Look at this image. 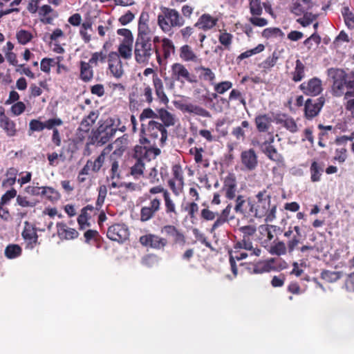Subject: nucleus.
Masks as SVG:
<instances>
[{
  "instance_id": "obj_1",
  "label": "nucleus",
  "mask_w": 354,
  "mask_h": 354,
  "mask_svg": "<svg viewBox=\"0 0 354 354\" xmlns=\"http://www.w3.org/2000/svg\"><path fill=\"white\" fill-rule=\"evenodd\" d=\"M175 116L171 112L162 111L160 120H149L147 123H142L139 142L141 145H156V141L160 147H163L168 140L167 128L175 124Z\"/></svg>"
},
{
  "instance_id": "obj_2",
  "label": "nucleus",
  "mask_w": 354,
  "mask_h": 354,
  "mask_svg": "<svg viewBox=\"0 0 354 354\" xmlns=\"http://www.w3.org/2000/svg\"><path fill=\"white\" fill-rule=\"evenodd\" d=\"M327 75L332 80V94L335 97L344 96L348 100L345 104L347 111L354 113V70L347 73L343 68H330Z\"/></svg>"
},
{
  "instance_id": "obj_3",
  "label": "nucleus",
  "mask_w": 354,
  "mask_h": 354,
  "mask_svg": "<svg viewBox=\"0 0 354 354\" xmlns=\"http://www.w3.org/2000/svg\"><path fill=\"white\" fill-rule=\"evenodd\" d=\"M154 53L157 62L160 63V48L152 46L144 35H137L133 49L136 62L139 64H147Z\"/></svg>"
},
{
  "instance_id": "obj_4",
  "label": "nucleus",
  "mask_w": 354,
  "mask_h": 354,
  "mask_svg": "<svg viewBox=\"0 0 354 354\" xmlns=\"http://www.w3.org/2000/svg\"><path fill=\"white\" fill-rule=\"evenodd\" d=\"M257 203L254 202V217H265L266 222L272 221L276 218L277 205H271V195L268 190L263 189L256 194Z\"/></svg>"
},
{
  "instance_id": "obj_5",
  "label": "nucleus",
  "mask_w": 354,
  "mask_h": 354,
  "mask_svg": "<svg viewBox=\"0 0 354 354\" xmlns=\"http://www.w3.org/2000/svg\"><path fill=\"white\" fill-rule=\"evenodd\" d=\"M157 22L163 32L170 35L173 32L174 28L183 27L185 21L176 9L162 7Z\"/></svg>"
},
{
  "instance_id": "obj_6",
  "label": "nucleus",
  "mask_w": 354,
  "mask_h": 354,
  "mask_svg": "<svg viewBox=\"0 0 354 354\" xmlns=\"http://www.w3.org/2000/svg\"><path fill=\"white\" fill-rule=\"evenodd\" d=\"M98 127L92 130L90 136V144L102 146L107 143L115 134L117 128L111 120L100 121Z\"/></svg>"
},
{
  "instance_id": "obj_7",
  "label": "nucleus",
  "mask_w": 354,
  "mask_h": 354,
  "mask_svg": "<svg viewBox=\"0 0 354 354\" xmlns=\"http://www.w3.org/2000/svg\"><path fill=\"white\" fill-rule=\"evenodd\" d=\"M170 79L182 84L185 82L196 84L198 80L195 75L191 73L187 67L182 63L176 62L170 67Z\"/></svg>"
},
{
  "instance_id": "obj_8",
  "label": "nucleus",
  "mask_w": 354,
  "mask_h": 354,
  "mask_svg": "<svg viewBox=\"0 0 354 354\" xmlns=\"http://www.w3.org/2000/svg\"><path fill=\"white\" fill-rule=\"evenodd\" d=\"M258 239L263 247L268 246L273 240L274 236L281 234L283 230L281 227L275 225L263 224L258 227Z\"/></svg>"
},
{
  "instance_id": "obj_9",
  "label": "nucleus",
  "mask_w": 354,
  "mask_h": 354,
  "mask_svg": "<svg viewBox=\"0 0 354 354\" xmlns=\"http://www.w3.org/2000/svg\"><path fill=\"white\" fill-rule=\"evenodd\" d=\"M149 203L141 207L140 212V220L142 222H147L153 218L161 209V201L158 197H152L151 195L145 194Z\"/></svg>"
},
{
  "instance_id": "obj_10",
  "label": "nucleus",
  "mask_w": 354,
  "mask_h": 354,
  "mask_svg": "<svg viewBox=\"0 0 354 354\" xmlns=\"http://www.w3.org/2000/svg\"><path fill=\"white\" fill-rule=\"evenodd\" d=\"M326 102L322 95L316 99L308 98L304 103V115L306 120H311L317 116Z\"/></svg>"
},
{
  "instance_id": "obj_11",
  "label": "nucleus",
  "mask_w": 354,
  "mask_h": 354,
  "mask_svg": "<svg viewBox=\"0 0 354 354\" xmlns=\"http://www.w3.org/2000/svg\"><path fill=\"white\" fill-rule=\"evenodd\" d=\"M151 74H153L152 82L157 98L161 104L167 105L169 100L165 92L162 80L158 77V74L151 68H147L143 71V75L145 76H148Z\"/></svg>"
},
{
  "instance_id": "obj_12",
  "label": "nucleus",
  "mask_w": 354,
  "mask_h": 354,
  "mask_svg": "<svg viewBox=\"0 0 354 354\" xmlns=\"http://www.w3.org/2000/svg\"><path fill=\"white\" fill-rule=\"evenodd\" d=\"M299 89L305 95L316 97L322 93L324 88L322 81L319 78L314 77L302 82L299 86Z\"/></svg>"
},
{
  "instance_id": "obj_13",
  "label": "nucleus",
  "mask_w": 354,
  "mask_h": 354,
  "mask_svg": "<svg viewBox=\"0 0 354 354\" xmlns=\"http://www.w3.org/2000/svg\"><path fill=\"white\" fill-rule=\"evenodd\" d=\"M274 141V136L272 133H270L268 140L261 143V149L270 160L276 162L277 164H283L284 158L283 156L278 152L277 148L272 145Z\"/></svg>"
},
{
  "instance_id": "obj_14",
  "label": "nucleus",
  "mask_w": 354,
  "mask_h": 354,
  "mask_svg": "<svg viewBox=\"0 0 354 354\" xmlns=\"http://www.w3.org/2000/svg\"><path fill=\"white\" fill-rule=\"evenodd\" d=\"M106 236L111 241L123 243L129 239V228L124 224L115 223L109 226Z\"/></svg>"
},
{
  "instance_id": "obj_15",
  "label": "nucleus",
  "mask_w": 354,
  "mask_h": 354,
  "mask_svg": "<svg viewBox=\"0 0 354 354\" xmlns=\"http://www.w3.org/2000/svg\"><path fill=\"white\" fill-rule=\"evenodd\" d=\"M235 202L236 213L247 217L254 216V201L251 198H245L244 196L239 195Z\"/></svg>"
},
{
  "instance_id": "obj_16",
  "label": "nucleus",
  "mask_w": 354,
  "mask_h": 354,
  "mask_svg": "<svg viewBox=\"0 0 354 354\" xmlns=\"http://www.w3.org/2000/svg\"><path fill=\"white\" fill-rule=\"evenodd\" d=\"M160 153V149L156 147H147L145 146L136 145L134 147L133 156L143 162L144 161L149 162L155 159Z\"/></svg>"
},
{
  "instance_id": "obj_17",
  "label": "nucleus",
  "mask_w": 354,
  "mask_h": 354,
  "mask_svg": "<svg viewBox=\"0 0 354 354\" xmlns=\"http://www.w3.org/2000/svg\"><path fill=\"white\" fill-rule=\"evenodd\" d=\"M139 242L145 247H149L156 250H163L168 243L166 239L151 233L141 236Z\"/></svg>"
},
{
  "instance_id": "obj_18",
  "label": "nucleus",
  "mask_w": 354,
  "mask_h": 354,
  "mask_svg": "<svg viewBox=\"0 0 354 354\" xmlns=\"http://www.w3.org/2000/svg\"><path fill=\"white\" fill-rule=\"evenodd\" d=\"M283 236L288 239L289 253L298 249L303 238L301 229L299 225L289 226L288 230L284 232Z\"/></svg>"
},
{
  "instance_id": "obj_19",
  "label": "nucleus",
  "mask_w": 354,
  "mask_h": 354,
  "mask_svg": "<svg viewBox=\"0 0 354 354\" xmlns=\"http://www.w3.org/2000/svg\"><path fill=\"white\" fill-rule=\"evenodd\" d=\"M5 108L0 106V128L3 130L8 137H14L18 130L15 121L6 115Z\"/></svg>"
},
{
  "instance_id": "obj_20",
  "label": "nucleus",
  "mask_w": 354,
  "mask_h": 354,
  "mask_svg": "<svg viewBox=\"0 0 354 354\" xmlns=\"http://www.w3.org/2000/svg\"><path fill=\"white\" fill-rule=\"evenodd\" d=\"M237 189L236 178L233 173H229L223 180V185L221 191L224 192L225 196L228 200H233L236 197Z\"/></svg>"
},
{
  "instance_id": "obj_21",
  "label": "nucleus",
  "mask_w": 354,
  "mask_h": 354,
  "mask_svg": "<svg viewBox=\"0 0 354 354\" xmlns=\"http://www.w3.org/2000/svg\"><path fill=\"white\" fill-rule=\"evenodd\" d=\"M241 161L248 171L254 170L258 165V157L254 149L244 150L241 153Z\"/></svg>"
},
{
  "instance_id": "obj_22",
  "label": "nucleus",
  "mask_w": 354,
  "mask_h": 354,
  "mask_svg": "<svg viewBox=\"0 0 354 354\" xmlns=\"http://www.w3.org/2000/svg\"><path fill=\"white\" fill-rule=\"evenodd\" d=\"M109 69L111 73L116 78L123 75L122 64L120 55L115 52H111L108 56Z\"/></svg>"
},
{
  "instance_id": "obj_23",
  "label": "nucleus",
  "mask_w": 354,
  "mask_h": 354,
  "mask_svg": "<svg viewBox=\"0 0 354 354\" xmlns=\"http://www.w3.org/2000/svg\"><path fill=\"white\" fill-rule=\"evenodd\" d=\"M274 120L277 124L282 125L292 133H295L298 131V127L294 118L286 113H277L274 115Z\"/></svg>"
},
{
  "instance_id": "obj_24",
  "label": "nucleus",
  "mask_w": 354,
  "mask_h": 354,
  "mask_svg": "<svg viewBox=\"0 0 354 354\" xmlns=\"http://www.w3.org/2000/svg\"><path fill=\"white\" fill-rule=\"evenodd\" d=\"M175 46L174 42L169 38H163L161 40V48H160V63H158L160 66L166 64L167 60L171 55L175 53Z\"/></svg>"
},
{
  "instance_id": "obj_25",
  "label": "nucleus",
  "mask_w": 354,
  "mask_h": 354,
  "mask_svg": "<svg viewBox=\"0 0 354 354\" xmlns=\"http://www.w3.org/2000/svg\"><path fill=\"white\" fill-rule=\"evenodd\" d=\"M161 232L167 236L171 237L174 244L184 245L186 242L184 234L174 225H167L163 226Z\"/></svg>"
},
{
  "instance_id": "obj_26",
  "label": "nucleus",
  "mask_w": 354,
  "mask_h": 354,
  "mask_svg": "<svg viewBox=\"0 0 354 354\" xmlns=\"http://www.w3.org/2000/svg\"><path fill=\"white\" fill-rule=\"evenodd\" d=\"M218 18L214 17L208 13H205L199 17L194 27L203 31H208L214 28L216 26Z\"/></svg>"
},
{
  "instance_id": "obj_27",
  "label": "nucleus",
  "mask_w": 354,
  "mask_h": 354,
  "mask_svg": "<svg viewBox=\"0 0 354 354\" xmlns=\"http://www.w3.org/2000/svg\"><path fill=\"white\" fill-rule=\"evenodd\" d=\"M178 109L183 113H193L204 118H209L211 116L210 113L205 109L189 102L180 103Z\"/></svg>"
},
{
  "instance_id": "obj_28",
  "label": "nucleus",
  "mask_w": 354,
  "mask_h": 354,
  "mask_svg": "<svg viewBox=\"0 0 354 354\" xmlns=\"http://www.w3.org/2000/svg\"><path fill=\"white\" fill-rule=\"evenodd\" d=\"M232 209V205L228 204L225 208H224L221 213H218V216L214 223L212 224L209 232L214 233L217 229L223 225L225 223H227L233 217H230V212Z\"/></svg>"
},
{
  "instance_id": "obj_29",
  "label": "nucleus",
  "mask_w": 354,
  "mask_h": 354,
  "mask_svg": "<svg viewBox=\"0 0 354 354\" xmlns=\"http://www.w3.org/2000/svg\"><path fill=\"white\" fill-rule=\"evenodd\" d=\"M40 21L44 24H52L55 18L57 17V14L49 5L42 6L39 11Z\"/></svg>"
},
{
  "instance_id": "obj_30",
  "label": "nucleus",
  "mask_w": 354,
  "mask_h": 354,
  "mask_svg": "<svg viewBox=\"0 0 354 354\" xmlns=\"http://www.w3.org/2000/svg\"><path fill=\"white\" fill-rule=\"evenodd\" d=\"M163 200L165 214L171 218H176L179 214L176 205L169 192H165Z\"/></svg>"
},
{
  "instance_id": "obj_31",
  "label": "nucleus",
  "mask_w": 354,
  "mask_h": 354,
  "mask_svg": "<svg viewBox=\"0 0 354 354\" xmlns=\"http://www.w3.org/2000/svg\"><path fill=\"white\" fill-rule=\"evenodd\" d=\"M112 147H115L113 152L110 155L111 158H120L122 159V156L124 152L127 149L128 140L127 138L123 136L117 138L113 143H111Z\"/></svg>"
},
{
  "instance_id": "obj_32",
  "label": "nucleus",
  "mask_w": 354,
  "mask_h": 354,
  "mask_svg": "<svg viewBox=\"0 0 354 354\" xmlns=\"http://www.w3.org/2000/svg\"><path fill=\"white\" fill-rule=\"evenodd\" d=\"M272 118L268 114H259L254 118L257 130L260 133H266L271 127Z\"/></svg>"
},
{
  "instance_id": "obj_33",
  "label": "nucleus",
  "mask_w": 354,
  "mask_h": 354,
  "mask_svg": "<svg viewBox=\"0 0 354 354\" xmlns=\"http://www.w3.org/2000/svg\"><path fill=\"white\" fill-rule=\"evenodd\" d=\"M324 163L316 160H312L310 166V181L317 183L321 180L324 173Z\"/></svg>"
},
{
  "instance_id": "obj_34",
  "label": "nucleus",
  "mask_w": 354,
  "mask_h": 354,
  "mask_svg": "<svg viewBox=\"0 0 354 354\" xmlns=\"http://www.w3.org/2000/svg\"><path fill=\"white\" fill-rule=\"evenodd\" d=\"M274 262L275 260L274 258H270L265 261H259L254 263V270H253V273L262 274L275 270V267L274 266Z\"/></svg>"
},
{
  "instance_id": "obj_35",
  "label": "nucleus",
  "mask_w": 354,
  "mask_h": 354,
  "mask_svg": "<svg viewBox=\"0 0 354 354\" xmlns=\"http://www.w3.org/2000/svg\"><path fill=\"white\" fill-rule=\"evenodd\" d=\"M57 228L58 235L66 239H72L78 235V232L75 229L68 227L64 223H57Z\"/></svg>"
},
{
  "instance_id": "obj_36",
  "label": "nucleus",
  "mask_w": 354,
  "mask_h": 354,
  "mask_svg": "<svg viewBox=\"0 0 354 354\" xmlns=\"http://www.w3.org/2000/svg\"><path fill=\"white\" fill-rule=\"evenodd\" d=\"M163 111L165 112H169L164 108H160L154 111L151 108L144 109L142 113L140 114L139 120L143 123L145 120L149 119L150 120H160V113Z\"/></svg>"
},
{
  "instance_id": "obj_37",
  "label": "nucleus",
  "mask_w": 354,
  "mask_h": 354,
  "mask_svg": "<svg viewBox=\"0 0 354 354\" xmlns=\"http://www.w3.org/2000/svg\"><path fill=\"white\" fill-rule=\"evenodd\" d=\"M179 56L184 62H196L198 57L192 47L187 44L182 46L179 49Z\"/></svg>"
},
{
  "instance_id": "obj_38",
  "label": "nucleus",
  "mask_w": 354,
  "mask_h": 354,
  "mask_svg": "<svg viewBox=\"0 0 354 354\" xmlns=\"http://www.w3.org/2000/svg\"><path fill=\"white\" fill-rule=\"evenodd\" d=\"M197 73H199L198 77L201 80L205 82H209L211 84H214L216 78L214 73L207 67L200 66L195 68Z\"/></svg>"
},
{
  "instance_id": "obj_39",
  "label": "nucleus",
  "mask_w": 354,
  "mask_h": 354,
  "mask_svg": "<svg viewBox=\"0 0 354 354\" xmlns=\"http://www.w3.org/2000/svg\"><path fill=\"white\" fill-rule=\"evenodd\" d=\"M287 252H289L288 241L285 243L283 241L276 240L274 241L273 245L270 246L269 250V252L271 254L277 256L284 255Z\"/></svg>"
},
{
  "instance_id": "obj_40",
  "label": "nucleus",
  "mask_w": 354,
  "mask_h": 354,
  "mask_svg": "<svg viewBox=\"0 0 354 354\" xmlns=\"http://www.w3.org/2000/svg\"><path fill=\"white\" fill-rule=\"evenodd\" d=\"M306 66L300 59L295 62V67L291 73L292 80L295 82L301 81L305 77Z\"/></svg>"
},
{
  "instance_id": "obj_41",
  "label": "nucleus",
  "mask_w": 354,
  "mask_h": 354,
  "mask_svg": "<svg viewBox=\"0 0 354 354\" xmlns=\"http://www.w3.org/2000/svg\"><path fill=\"white\" fill-rule=\"evenodd\" d=\"M149 13L145 11L142 12L139 17L137 35H144L145 32L151 30L149 27Z\"/></svg>"
},
{
  "instance_id": "obj_42",
  "label": "nucleus",
  "mask_w": 354,
  "mask_h": 354,
  "mask_svg": "<svg viewBox=\"0 0 354 354\" xmlns=\"http://www.w3.org/2000/svg\"><path fill=\"white\" fill-rule=\"evenodd\" d=\"M113 149L112 145H108L101 152V153L98 156V157L94 160L92 169L94 171H98L100 168L102 167L105 157L107 156Z\"/></svg>"
},
{
  "instance_id": "obj_43",
  "label": "nucleus",
  "mask_w": 354,
  "mask_h": 354,
  "mask_svg": "<svg viewBox=\"0 0 354 354\" xmlns=\"http://www.w3.org/2000/svg\"><path fill=\"white\" fill-rule=\"evenodd\" d=\"M204 149L202 147H192L189 149V153L194 156V160L197 164H202L204 167H208L209 165L208 160H203V153Z\"/></svg>"
},
{
  "instance_id": "obj_44",
  "label": "nucleus",
  "mask_w": 354,
  "mask_h": 354,
  "mask_svg": "<svg viewBox=\"0 0 354 354\" xmlns=\"http://www.w3.org/2000/svg\"><path fill=\"white\" fill-rule=\"evenodd\" d=\"M26 226L22 232V236L25 240L30 241V244L35 245L37 242L38 235L37 234L35 228L28 225V222H26Z\"/></svg>"
},
{
  "instance_id": "obj_45",
  "label": "nucleus",
  "mask_w": 354,
  "mask_h": 354,
  "mask_svg": "<svg viewBox=\"0 0 354 354\" xmlns=\"http://www.w3.org/2000/svg\"><path fill=\"white\" fill-rule=\"evenodd\" d=\"M109 160L111 164L110 178L112 180L120 178L121 169H120L119 162L122 159L109 157Z\"/></svg>"
},
{
  "instance_id": "obj_46",
  "label": "nucleus",
  "mask_w": 354,
  "mask_h": 354,
  "mask_svg": "<svg viewBox=\"0 0 354 354\" xmlns=\"http://www.w3.org/2000/svg\"><path fill=\"white\" fill-rule=\"evenodd\" d=\"M16 39L19 44L24 46L32 41L33 35L28 30L20 29L16 32Z\"/></svg>"
},
{
  "instance_id": "obj_47",
  "label": "nucleus",
  "mask_w": 354,
  "mask_h": 354,
  "mask_svg": "<svg viewBox=\"0 0 354 354\" xmlns=\"http://www.w3.org/2000/svg\"><path fill=\"white\" fill-rule=\"evenodd\" d=\"M250 123L247 120H243L241 126L234 127L232 131V134L236 140L243 141L245 139V133L244 129H249Z\"/></svg>"
},
{
  "instance_id": "obj_48",
  "label": "nucleus",
  "mask_w": 354,
  "mask_h": 354,
  "mask_svg": "<svg viewBox=\"0 0 354 354\" xmlns=\"http://www.w3.org/2000/svg\"><path fill=\"white\" fill-rule=\"evenodd\" d=\"M22 253L21 248L17 244H9L5 249V256L10 259L19 257Z\"/></svg>"
},
{
  "instance_id": "obj_49",
  "label": "nucleus",
  "mask_w": 354,
  "mask_h": 354,
  "mask_svg": "<svg viewBox=\"0 0 354 354\" xmlns=\"http://www.w3.org/2000/svg\"><path fill=\"white\" fill-rule=\"evenodd\" d=\"M342 277L341 272L323 270L321 272V278L328 283H333Z\"/></svg>"
},
{
  "instance_id": "obj_50",
  "label": "nucleus",
  "mask_w": 354,
  "mask_h": 354,
  "mask_svg": "<svg viewBox=\"0 0 354 354\" xmlns=\"http://www.w3.org/2000/svg\"><path fill=\"white\" fill-rule=\"evenodd\" d=\"M172 179L179 182L180 185H185V179L183 176V170L180 164H175L171 167Z\"/></svg>"
},
{
  "instance_id": "obj_51",
  "label": "nucleus",
  "mask_w": 354,
  "mask_h": 354,
  "mask_svg": "<svg viewBox=\"0 0 354 354\" xmlns=\"http://www.w3.org/2000/svg\"><path fill=\"white\" fill-rule=\"evenodd\" d=\"M141 101L151 104L153 101V89L148 84H144L140 93Z\"/></svg>"
},
{
  "instance_id": "obj_52",
  "label": "nucleus",
  "mask_w": 354,
  "mask_h": 354,
  "mask_svg": "<svg viewBox=\"0 0 354 354\" xmlns=\"http://www.w3.org/2000/svg\"><path fill=\"white\" fill-rule=\"evenodd\" d=\"M264 49H265L264 45L262 44H259L255 48L250 49V50H248L241 53L237 57V60L241 61L245 58H248L254 55L261 53L262 51L264 50Z\"/></svg>"
},
{
  "instance_id": "obj_53",
  "label": "nucleus",
  "mask_w": 354,
  "mask_h": 354,
  "mask_svg": "<svg viewBox=\"0 0 354 354\" xmlns=\"http://www.w3.org/2000/svg\"><path fill=\"white\" fill-rule=\"evenodd\" d=\"M344 22L348 28L354 29V14L350 11L348 7H344L342 12Z\"/></svg>"
},
{
  "instance_id": "obj_54",
  "label": "nucleus",
  "mask_w": 354,
  "mask_h": 354,
  "mask_svg": "<svg viewBox=\"0 0 354 354\" xmlns=\"http://www.w3.org/2000/svg\"><path fill=\"white\" fill-rule=\"evenodd\" d=\"M119 55L124 59H129L132 55V44L122 42L118 48Z\"/></svg>"
},
{
  "instance_id": "obj_55",
  "label": "nucleus",
  "mask_w": 354,
  "mask_h": 354,
  "mask_svg": "<svg viewBox=\"0 0 354 354\" xmlns=\"http://www.w3.org/2000/svg\"><path fill=\"white\" fill-rule=\"evenodd\" d=\"M41 195L46 196L51 201H57L60 198L59 192L50 187H42Z\"/></svg>"
},
{
  "instance_id": "obj_56",
  "label": "nucleus",
  "mask_w": 354,
  "mask_h": 354,
  "mask_svg": "<svg viewBox=\"0 0 354 354\" xmlns=\"http://www.w3.org/2000/svg\"><path fill=\"white\" fill-rule=\"evenodd\" d=\"M279 58V52L274 51L271 56L267 57L262 63L264 69H269L274 66Z\"/></svg>"
},
{
  "instance_id": "obj_57",
  "label": "nucleus",
  "mask_w": 354,
  "mask_h": 354,
  "mask_svg": "<svg viewBox=\"0 0 354 354\" xmlns=\"http://www.w3.org/2000/svg\"><path fill=\"white\" fill-rule=\"evenodd\" d=\"M250 11L252 16H260L263 12L261 0H249Z\"/></svg>"
},
{
  "instance_id": "obj_58",
  "label": "nucleus",
  "mask_w": 354,
  "mask_h": 354,
  "mask_svg": "<svg viewBox=\"0 0 354 354\" xmlns=\"http://www.w3.org/2000/svg\"><path fill=\"white\" fill-rule=\"evenodd\" d=\"M284 33L279 28H267L262 32V37L266 39H269L272 37H283Z\"/></svg>"
},
{
  "instance_id": "obj_59",
  "label": "nucleus",
  "mask_w": 354,
  "mask_h": 354,
  "mask_svg": "<svg viewBox=\"0 0 354 354\" xmlns=\"http://www.w3.org/2000/svg\"><path fill=\"white\" fill-rule=\"evenodd\" d=\"M303 15V17L297 19V22L301 24L303 27L309 26L317 19V15H313L312 12H306Z\"/></svg>"
},
{
  "instance_id": "obj_60",
  "label": "nucleus",
  "mask_w": 354,
  "mask_h": 354,
  "mask_svg": "<svg viewBox=\"0 0 354 354\" xmlns=\"http://www.w3.org/2000/svg\"><path fill=\"white\" fill-rule=\"evenodd\" d=\"M233 35L229 32H221L218 36L219 42L224 46L227 50L230 49L231 44L232 43Z\"/></svg>"
},
{
  "instance_id": "obj_61",
  "label": "nucleus",
  "mask_w": 354,
  "mask_h": 354,
  "mask_svg": "<svg viewBox=\"0 0 354 354\" xmlns=\"http://www.w3.org/2000/svg\"><path fill=\"white\" fill-rule=\"evenodd\" d=\"M145 163L140 160L137 159L136 162L131 168V174L135 178H139L143 174Z\"/></svg>"
},
{
  "instance_id": "obj_62",
  "label": "nucleus",
  "mask_w": 354,
  "mask_h": 354,
  "mask_svg": "<svg viewBox=\"0 0 354 354\" xmlns=\"http://www.w3.org/2000/svg\"><path fill=\"white\" fill-rule=\"evenodd\" d=\"M103 240L96 230H90V245H94L96 248L102 247Z\"/></svg>"
},
{
  "instance_id": "obj_63",
  "label": "nucleus",
  "mask_w": 354,
  "mask_h": 354,
  "mask_svg": "<svg viewBox=\"0 0 354 354\" xmlns=\"http://www.w3.org/2000/svg\"><path fill=\"white\" fill-rule=\"evenodd\" d=\"M88 210V205L84 207L82 209L80 215L77 218V223L80 225V229H84L85 226L88 225V218L87 216V211Z\"/></svg>"
},
{
  "instance_id": "obj_64",
  "label": "nucleus",
  "mask_w": 354,
  "mask_h": 354,
  "mask_svg": "<svg viewBox=\"0 0 354 354\" xmlns=\"http://www.w3.org/2000/svg\"><path fill=\"white\" fill-rule=\"evenodd\" d=\"M198 209V205L195 201L188 203L185 207V212H187L191 219L196 218Z\"/></svg>"
}]
</instances>
